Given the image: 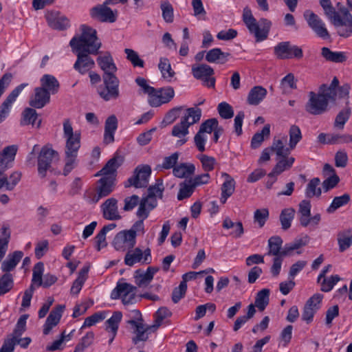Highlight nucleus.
I'll return each mask as SVG.
<instances>
[{
    "label": "nucleus",
    "instance_id": "32",
    "mask_svg": "<svg viewBox=\"0 0 352 352\" xmlns=\"http://www.w3.org/2000/svg\"><path fill=\"white\" fill-rule=\"evenodd\" d=\"M267 90L261 86H255L248 93L247 102L250 105H258L266 96Z\"/></svg>",
    "mask_w": 352,
    "mask_h": 352
},
{
    "label": "nucleus",
    "instance_id": "54",
    "mask_svg": "<svg viewBox=\"0 0 352 352\" xmlns=\"http://www.w3.org/2000/svg\"><path fill=\"white\" fill-rule=\"evenodd\" d=\"M122 317V314L120 311L113 312L112 316L106 321V330L117 333Z\"/></svg>",
    "mask_w": 352,
    "mask_h": 352
},
{
    "label": "nucleus",
    "instance_id": "6",
    "mask_svg": "<svg viewBox=\"0 0 352 352\" xmlns=\"http://www.w3.org/2000/svg\"><path fill=\"white\" fill-rule=\"evenodd\" d=\"M331 101L326 94L319 89L318 93L310 91L305 110L311 115H321L328 110L329 102Z\"/></svg>",
    "mask_w": 352,
    "mask_h": 352
},
{
    "label": "nucleus",
    "instance_id": "15",
    "mask_svg": "<svg viewBox=\"0 0 352 352\" xmlns=\"http://www.w3.org/2000/svg\"><path fill=\"white\" fill-rule=\"evenodd\" d=\"M107 6L104 1L93 7L89 12L91 17L101 22L114 23L117 19L118 11L112 10Z\"/></svg>",
    "mask_w": 352,
    "mask_h": 352
},
{
    "label": "nucleus",
    "instance_id": "13",
    "mask_svg": "<svg viewBox=\"0 0 352 352\" xmlns=\"http://www.w3.org/2000/svg\"><path fill=\"white\" fill-rule=\"evenodd\" d=\"M304 17L309 27L318 37L322 39L330 38V34L325 27L324 23L317 14L311 10H306L304 12Z\"/></svg>",
    "mask_w": 352,
    "mask_h": 352
},
{
    "label": "nucleus",
    "instance_id": "49",
    "mask_svg": "<svg viewBox=\"0 0 352 352\" xmlns=\"http://www.w3.org/2000/svg\"><path fill=\"white\" fill-rule=\"evenodd\" d=\"M164 190L163 181L161 179H158L156 180L155 185L151 186L148 188V195L146 197L151 199H157V197L162 198Z\"/></svg>",
    "mask_w": 352,
    "mask_h": 352
},
{
    "label": "nucleus",
    "instance_id": "29",
    "mask_svg": "<svg viewBox=\"0 0 352 352\" xmlns=\"http://www.w3.org/2000/svg\"><path fill=\"white\" fill-rule=\"evenodd\" d=\"M231 54L223 52L220 48H213L206 52V60L210 63L225 64L229 60Z\"/></svg>",
    "mask_w": 352,
    "mask_h": 352
},
{
    "label": "nucleus",
    "instance_id": "14",
    "mask_svg": "<svg viewBox=\"0 0 352 352\" xmlns=\"http://www.w3.org/2000/svg\"><path fill=\"white\" fill-rule=\"evenodd\" d=\"M214 69L208 65L200 64L192 65V74L195 78L203 82V85L208 87H214L215 78L212 77Z\"/></svg>",
    "mask_w": 352,
    "mask_h": 352
},
{
    "label": "nucleus",
    "instance_id": "50",
    "mask_svg": "<svg viewBox=\"0 0 352 352\" xmlns=\"http://www.w3.org/2000/svg\"><path fill=\"white\" fill-rule=\"evenodd\" d=\"M270 133V126L266 124L263 126L261 132H258L254 135L251 140V146L253 148H258L264 141V137H268Z\"/></svg>",
    "mask_w": 352,
    "mask_h": 352
},
{
    "label": "nucleus",
    "instance_id": "19",
    "mask_svg": "<svg viewBox=\"0 0 352 352\" xmlns=\"http://www.w3.org/2000/svg\"><path fill=\"white\" fill-rule=\"evenodd\" d=\"M175 96V91L172 87L168 86L156 89V92L151 99H148V104L153 107H158L163 104L169 102Z\"/></svg>",
    "mask_w": 352,
    "mask_h": 352
},
{
    "label": "nucleus",
    "instance_id": "1",
    "mask_svg": "<svg viewBox=\"0 0 352 352\" xmlns=\"http://www.w3.org/2000/svg\"><path fill=\"white\" fill-rule=\"evenodd\" d=\"M81 29V35L73 37L69 45L77 56L74 68L80 74H85L94 67L95 62L89 54H97L101 43L96 30L85 25H82Z\"/></svg>",
    "mask_w": 352,
    "mask_h": 352
},
{
    "label": "nucleus",
    "instance_id": "61",
    "mask_svg": "<svg viewBox=\"0 0 352 352\" xmlns=\"http://www.w3.org/2000/svg\"><path fill=\"white\" fill-rule=\"evenodd\" d=\"M289 147L291 149H294L302 139L301 131L298 126L292 125L289 129Z\"/></svg>",
    "mask_w": 352,
    "mask_h": 352
},
{
    "label": "nucleus",
    "instance_id": "57",
    "mask_svg": "<svg viewBox=\"0 0 352 352\" xmlns=\"http://www.w3.org/2000/svg\"><path fill=\"white\" fill-rule=\"evenodd\" d=\"M221 175L225 179L221 186V192L226 195L231 196L235 189V182L234 179L226 173H222Z\"/></svg>",
    "mask_w": 352,
    "mask_h": 352
},
{
    "label": "nucleus",
    "instance_id": "4",
    "mask_svg": "<svg viewBox=\"0 0 352 352\" xmlns=\"http://www.w3.org/2000/svg\"><path fill=\"white\" fill-rule=\"evenodd\" d=\"M186 111V114L182 118L179 123L173 126L171 132L173 136L180 138L177 141V144L179 146L187 142L185 137L188 134L190 126L199 122L201 116V111L198 108H188Z\"/></svg>",
    "mask_w": 352,
    "mask_h": 352
},
{
    "label": "nucleus",
    "instance_id": "47",
    "mask_svg": "<svg viewBox=\"0 0 352 352\" xmlns=\"http://www.w3.org/2000/svg\"><path fill=\"white\" fill-rule=\"evenodd\" d=\"M1 236L0 237V261L4 257L8 250V243L10 239V231L7 227L1 228Z\"/></svg>",
    "mask_w": 352,
    "mask_h": 352
},
{
    "label": "nucleus",
    "instance_id": "39",
    "mask_svg": "<svg viewBox=\"0 0 352 352\" xmlns=\"http://www.w3.org/2000/svg\"><path fill=\"white\" fill-rule=\"evenodd\" d=\"M89 267L84 266L78 272L77 278L74 281L70 289L72 295H77L81 290L88 276Z\"/></svg>",
    "mask_w": 352,
    "mask_h": 352
},
{
    "label": "nucleus",
    "instance_id": "34",
    "mask_svg": "<svg viewBox=\"0 0 352 352\" xmlns=\"http://www.w3.org/2000/svg\"><path fill=\"white\" fill-rule=\"evenodd\" d=\"M321 55L327 60L336 63H342L346 60V56L343 52H333L327 47L321 49Z\"/></svg>",
    "mask_w": 352,
    "mask_h": 352
},
{
    "label": "nucleus",
    "instance_id": "41",
    "mask_svg": "<svg viewBox=\"0 0 352 352\" xmlns=\"http://www.w3.org/2000/svg\"><path fill=\"white\" fill-rule=\"evenodd\" d=\"M97 63L100 68L104 71L103 75H106L107 74L114 75V72L117 70V68L113 63V58L110 55L98 57Z\"/></svg>",
    "mask_w": 352,
    "mask_h": 352
},
{
    "label": "nucleus",
    "instance_id": "3",
    "mask_svg": "<svg viewBox=\"0 0 352 352\" xmlns=\"http://www.w3.org/2000/svg\"><path fill=\"white\" fill-rule=\"evenodd\" d=\"M242 18L250 34L254 36L256 42L267 39L272 26L270 20L261 18L257 21L248 6L243 8Z\"/></svg>",
    "mask_w": 352,
    "mask_h": 352
},
{
    "label": "nucleus",
    "instance_id": "46",
    "mask_svg": "<svg viewBox=\"0 0 352 352\" xmlns=\"http://www.w3.org/2000/svg\"><path fill=\"white\" fill-rule=\"evenodd\" d=\"M158 67L163 78L170 82L175 75V72L171 68L169 60L167 58H161Z\"/></svg>",
    "mask_w": 352,
    "mask_h": 352
},
{
    "label": "nucleus",
    "instance_id": "25",
    "mask_svg": "<svg viewBox=\"0 0 352 352\" xmlns=\"http://www.w3.org/2000/svg\"><path fill=\"white\" fill-rule=\"evenodd\" d=\"M50 101V94L41 87L34 89V94L30 100V105L34 108L41 109Z\"/></svg>",
    "mask_w": 352,
    "mask_h": 352
},
{
    "label": "nucleus",
    "instance_id": "37",
    "mask_svg": "<svg viewBox=\"0 0 352 352\" xmlns=\"http://www.w3.org/2000/svg\"><path fill=\"white\" fill-rule=\"evenodd\" d=\"M128 323L135 328L134 333L135 336L132 340L135 344H137L140 341H146L148 340V336L145 331V325L142 322L130 320L128 321Z\"/></svg>",
    "mask_w": 352,
    "mask_h": 352
},
{
    "label": "nucleus",
    "instance_id": "7",
    "mask_svg": "<svg viewBox=\"0 0 352 352\" xmlns=\"http://www.w3.org/2000/svg\"><path fill=\"white\" fill-rule=\"evenodd\" d=\"M104 87L98 88V93L105 101L117 99L120 96V81L115 75L106 74L102 76Z\"/></svg>",
    "mask_w": 352,
    "mask_h": 352
},
{
    "label": "nucleus",
    "instance_id": "31",
    "mask_svg": "<svg viewBox=\"0 0 352 352\" xmlns=\"http://www.w3.org/2000/svg\"><path fill=\"white\" fill-rule=\"evenodd\" d=\"M41 87L43 88L50 95L56 94L58 93L60 84L55 76L50 74H45L40 80Z\"/></svg>",
    "mask_w": 352,
    "mask_h": 352
},
{
    "label": "nucleus",
    "instance_id": "58",
    "mask_svg": "<svg viewBox=\"0 0 352 352\" xmlns=\"http://www.w3.org/2000/svg\"><path fill=\"white\" fill-rule=\"evenodd\" d=\"M339 85V80L337 77H334L330 85L322 84L320 86V91H324L326 95L331 98V101H335L336 98V88Z\"/></svg>",
    "mask_w": 352,
    "mask_h": 352
},
{
    "label": "nucleus",
    "instance_id": "45",
    "mask_svg": "<svg viewBox=\"0 0 352 352\" xmlns=\"http://www.w3.org/2000/svg\"><path fill=\"white\" fill-rule=\"evenodd\" d=\"M270 289H263L259 291L255 298V305L258 309L263 311L269 303Z\"/></svg>",
    "mask_w": 352,
    "mask_h": 352
},
{
    "label": "nucleus",
    "instance_id": "20",
    "mask_svg": "<svg viewBox=\"0 0 352 352\" xmlns=\"http://www.w3.org/2000/svg\"><path fill=\"white\" fill-rule=\"evenodd\" d=\"M28 85L22 83L14 89L0 106V124L3 122L10 113L12 103L16 100L22 90Z\"/></svg>",
    "mask_w": 352,
    "mask_h": 352
},
{
    "label": "nucleus",
    "instance_id": "24",
    "mask_svg": "<svg viewBox=\"0 0 352 352\" xmlns=\"http://www.w3.org/2000/svg\"><path fill=\"white\" fill-rule=\"evenodd\" d=\"M159 271L157 267H148L146 272L138 270L135 272L134 278L140 287L147 286L153 280L154 274Z\"/></svg>",
    "mask_w": 352,
    "mask_h": 352
},
{
    "label": "nucleus",
    "instance_id": "44",
    "mask_svg": "<svg viewBox=\"0 0 352 352\" xmlns=\"http://www.w3.org/2000/svg\"><path fill=\"white\" fill-rule=\"evenodd\" d=\"M143 257V252L139 248L133 250H129L124 257V263L129 266H133L135 263L140 262Z\"/></svg>",
    "mask_w": 352,
    "mask_h": 352
},
{
    "label": "nucleus",
    "instance_id": "36",
    "mask_svg": "<svg viewBox=\"0 0 352 352\" xmlns=\"http://www.w3.org/2000/svg\"><path fill=\"white\" fill-rule=\"evenodd\" d=\"M294 161L295 159L293 157H282V159L278 160L276 163L272 172L268 174V177H277L285 170L289 169L292 166Z\"/></svg>",
    "mask_w": 352,
    "mask_h": 352
},
{
    "label": "nucleus",
    "instance_id": "64",
    "mask_svg": "<svg viewBox=\"0 0 352 352\" xmlns=\"http://www.w3.org/2000/svg\"><path fill=\"white\" fill-rule=\"evenodd\" d=\"M183 107H176L169 110L165 115L162 122L165 125L173 123L180 116Z\"/></svg>",
    "mask_w": 352,
    "mask_h": 352
},
{
    "label": "nucleus",
    "instance_id": "10",
    "mask_svg": "<svg viewBox=\"0 0 352 352\" xmlns=\"http://www.w3.org/2000/svg\"><path fill=\"white\" fill-rule=\"evenodd\" d=\"M274 55L279 59L301 58L302 50L297 45H292L289 41L280 42L274 47Z\"/></svg>",
    "mask_w": 352,
    "mask_h": 352
},
{
    "label": "nucleus",
    "instance_id": "52",
    "mask_svg": "<svg viewBox=\"0 0 352 352\" xmlns=\"http://www.w3.org/2000/svg\"><path fill=\"white\" fill-rule=\"evenodd\" d=\"M294 214L295 210L292 208H285L282 210L280 215V221L283 230H286L290 228Z\"/></svg>",
    "mask_w": 352,
    "mask_h": 352
},
{
    "label": "nucleus",
    "instance_id": "38",
    "mask_svg": "<svg viewBox=\"0 0 352 352\" xmlns=\"http://www.w3.org/2000/svg\"><path fill=\"white\" fill-rule=\"evenodd\" d=\"M195 171V166L190 163H181L176 165L173 170V175L179 178H188L192 175Z\"/></svg>",
    "mask_w": 352,
    "mask_h": 352
},
{
    "label": "nucleus",
    "instance_id": "12",
    "mask_svg": "<svg viewBox=\"0 0 352 352\" xmlns=\"http://www.w3.org/2000/svg\"><path fill=\"white\" fill-rule=\"evenodd\" d=\"M136 235L133 230L120 231L115 236L113 245L118 251L131 250L135 245Z\"/></svg>",
    "mask_w": 352,
    "mask_h": 352
},
{
    "label": "nucleus",
    "instance_id": "53",
    "mask_svg": "<svg viewBox=\"0 0 352 352\" xmlns=\"http://www.w3.org/2000/svg\"><path fill=\"white\" fill-rule=\"evenodd\" d=\"M350 201V195L345 193L340 197H336L333 199L331 205L327 208L329 213L334 212L339 208L346 205Z\"/></svg>",
    "mask_w": 352,
    "mask_h": 352
},
{
    "label": "nucleus",
    "instance_id": "28",
    "mask_svg": "<svg viewBox=\"0 0 352 352\" xmlns=\"http://www.w3.org/2000/svg\"><path fill=\"white\" fill-rule=\"evenodd\" d=\"M118 128V119L115 115L110 116L105 121L103 142L109 144L114 142V134Z\"/></svg>",
    "mask_w": 352,
    "mask_h": 352
},
{
    "label": "nucleus",
    "instance_id": "22",
    "mask_svg": "<svg viewBox=\"0 0 352 352\" xmlns=\"http://www.w3.org/2000/svg\"><path fill=\"white\" fill-rule=\"evenodd\" d=\"M45 17L48 25L54 30H64L69 26V19L58 12H47Z\"/></svg>",
    "mask_w": 352,
    "mask_h": 352
},
{
    "label": "nucleus",
    "instance_id": "59",
    "mask_svg": "<svg viewBox=\"0 0 352 352\" xmlns=\"http://www.w3.org/2000/svg\"><path fill=\"white\" fill-rule=\"evenodd\" d=\"M124 53L126 54V59L131 62L134 67H144V61L140 57L137 52L126 48Z\"/></svg>",
    "mask_w": 352,
    "mask_h": 352
},
{
    "label": "nucleus",
    "instance_id": "27",
    "mask_svg": "<svg viewBox=\"0 0 352 352\" xmlns=\"http://www.w3.org/2000/svg\"><path fill=\"white\" fill-rule=\"evenodd\" d=\"M17 152V147L15 145L6 146L0 153V171L5 170L10 166V164L14 160Z\"/></svg>",
    "mask_w": 352,
    "mask_h": 352
},
{
    "label": "nucleus",
    "instance_id": "18",
    "mask_svg": "<svg viewBox=\"0 0 352 352\" xmlns=\"http://www.w3.org/2000/svg\"><path fill=\"white\" fill-rule=\"evenodd\" d=\"M58 155V153L52 148L44 146L38 157V172L41 177L46 176L47 170L51 167L53 158Z\"/></svg>",
    "mask_w": 352,
    "mask_h": 352
},
{
    "label": "nucleus",
    "instance_id": "56",
    "mask_svg": "<svg viewBox=\"0 0 352 352\" xmlns=\"http://www.w3.org/2000/svg\"><path fill=\"white\" fill-rule=\"evenodd\" d=\"M195 186L192 183V180H189L188 182H184L180 184V189L177 194L178 200H183L188 198L191 196L194 192Z\"/></svg>",
    "mask_w": 352,
    "mask_h": 352
},
{
    "label": "nucleus",
    "instance_id": "40",
    "mask_svg": "<svg viewBox=\"0 0 352 352\" xmlns=\"http://www.w3.org/2000/svg\"><path fill=\"white\" fill-rule=\"evenodd\" d=\"M338 243L340 252L349 249L352 245V229L340 232L338 234Z\"/></svg>",
    "mask_w": 352,
    "mask_h": 352
},
{
    "label": "nucleus",
    "instance_id": "35",
    "mask_svg": "<svg viewBox=\"0 0 352 352\" xmlns=\"http://www.w3.org/2000/svg\"><path fill=\"white\" fill-rule=\"evenodd\" d=\"M311 207V203L308 200H302L299 204V221L300 225L303 227H307L310 223Z\"/></svg>",
    "mask_w": 352,
    "mask_h": 352
},
{
    "label": "nucleus",
    "instance_id": "16",
    "mask_svg": "<svg viewBox=\"0 0 352 352\" xmlns=\"http://www.w3.org/2000/svg\"><path fill=\"white\" fill-rule=\"evenodd\" d=\"M115 179L113 177H102L97 182L98 185L96 193L91 197L90 201L93 204L109 195L113 190L115 186Z\"/></svg>",
    "mask_w": 352,
    "mask_h": 352
},
{
    "label": "nucleus",
    "instance_id": "30",
    "mask_svg": "<svg viewBox=\"0 0 352 352\" xmlns=\"http://www.w3.org/2000/svg\"><path fill=\"white\" fill-rule=\"evenodd\" d=\"M139 207L136 212V215L140 219H146L150 213V212L154 209L157 205V199H151L147 197H143L141 200L140 199Z\"/></svg>",
    "mask_w": 352,
    "mask_h": 352
},
{
    "label": "nucleus",
    "instance_id": "5",
    "mask_svg": "<svg viewBox=\"0 0 352 352\" xmlns=\"http://www.w3.org/2000/svg\"><path fill=\"white\" fill-rule=\"evenodd\" d=\"M309 238L305 236L303 239L295 240L294 242L287 243L282 248L283 240L278 236H273L268 240L269 250L267 255H273L274 256H287L291 252L298 250L305 246L308 243Z\"/></svg>",
    "mask_w": 352,
    "mask_h": 352
},
{
    "label": "nucleus",
    "instance_id": "33",
    "mask_svg": "<svg viewBox=\"0 0 352 352\" xmlns=\"http://www.w3.org/2000/svg\"><path fill=\"white\" fill-rule=\"evenodd\" d=\"M118 157L115 156L110 159L104 166L98 171L96 176H102V177H113L116 180V170L120 166V164L118 162Z\"/></svg>",
    "mask_w": 352,
    "mask_h": 352
},
{
    "label": "nucleus",
    "instance_id": "63",
    "mask_svg": "<svg viewBox=\"0 0 352 352\" xmlns=\"http://www.w3.org/2000/svg\"><path fill=\"white\" fill-rule=\"evenodd\" d=\"M94 333L89 331L82 337L79 343L76 346L74 352H82L86 348L89 346L94 342Z\"/></svg>",
    "mask_w": 352,
    "mask_h": 352
},
{
    "label": "nucleus",
    "instance_id": "23",
    "mask_svg": "<svg viewBox=\"0 0 352 352\" xmlns=\"http://www.w3.org/2000/svg\"><path fill=\"white\" fill-rule=\"evenodd\" d=\"M65 307V305H58L51 311L43 327V334H49L52 329L58 324Z\"/></svg>",
    "mask_w": 352,
    "mask_h": 352
},
{
    "label": "nucleus",
    "instance_id": "21",
    "mask_svg": "<svg viewBox=\"0 0 352 352\" xmlns=\"http://www.w3.org/2000/svg\"><path fill=\"white\" fill-rule=\"evenodd\" d=\"M101 210L105 219L114 221L121 219L118 207V200L113 197L107 199L102 205Z\"/></svg>",
    "mask_w": 352,
    "mask_h": 352
},
{
    "label": "nucleus",
    "instance_id": "8",
    "mask_svg": "<svg viewBox=\"0 0 352 352\" xmlns=\"http://www.w3.org/2000/svg\"><path fill=\"white\" fill-rule=\"evenodd\" d=\"M338 6H340V3H338ZM338 10L342 16L336 19L332 24L339 36L347 38L352 34V15L345 6L338 7Z\"/></svg>",
    "mask_w": 352,
    "mask_h": 352
},
{
    "label": "nucleus",
    "instance_id": "43",
    "mask_svg": "<svg viewBox=\"0 0 352 352\" xmlns=\"http://www.w3.org/2000/svg\"><path fill=\"white\" fill-rule=\"evenodd\" d=\"M14 278L12 274H3L0 277V296H3L12 289Z\"/></svg>",
    "mask_w": 352,
    "mask_h": 352
},
{
    "label": "nucleus",
    "instance_id": "60",
    "mask_svg": "<svg viewBox=\"0 0 352 352\" xmlns=\"http://www.w3.org/2000/svg\"><path fill=\"white\" fill-rule=\"evenodd\" d=\"M351 108L346 105V107L340 111L337 115L335 120L334 126L340 129H343L345 123L347 122L351 116Z\"/></svg>",
    "mask_w": 352,
    "mask_h": 352
},
{
    "label": "nucleus",
    "instance_id": "62",
    "mask_svg": "<svg viewBox=\"0 0 352 352\" xmlns=\"http://www.w3.org/2000/svg\"><path fill=\"white\" fill-rule=\"evenodd\" d=\"M44 270V265L42 262L37 263L33 269L32 278V284H36L38 287L41 286L43 284V273Z\"/></svg>",
    "mask_w": 352,
    "mask_h": 352
},
{
    "label": "nucleus",
    "instance_id": "42",
    "mask_svg": "<svg viewBox=\"0 0 352 352\" xmlns=\"http://www.w3.org/2000/svg\"><path fill=\"white\" fill-rule=\"evenodd\" d=\"M320 184V179L318 177H314L311 179L306 188L305 195L308 198H312L314 197H319L321 195L322 190L318 186Z\"/></svg>",
    "mask_w": 352,
    "mask_h": 352
},
{
    "label": "nucleus",
    "instance_id": "26",
    "mask_svg": "<svg viewBox=\"0 0 352 352\" xmlns=\"http://www.w3.org/2000/svg\"><path fill=\"white\" fill-rule=\"evenodd\" d=\"M23 256V252L19 250L9 254L7 258L1 263V271L5 274H10V272L15 269Z\"/></svg>",
    "mask_w": 352,
    "mask_h": 352
},
{
    "label": "nucleus",
    "instance_id": "48",
    "mask_svg": "<svg viewBox=\"0 0 352 352\" xmlns=\"http://www.w3.org/2000/svg\"><path fill=\"white\" fill-rule=\"evenodd\" d=\"M38 118V114L35 109L32 108H25L22 113V118L21 120V125H34Z\"/></svg>",
    "mask_w": 352,
    "mask_h": 352
},
{
    "label": "nucleus",
    "instance_id": "51",
    "mask_svg": "<svg viewBox=\"0 0 352 352\" xmlns=\"http://www.w3.org/2000/svg\"><path fill=\"white\" fill-rule=\"evenodd\" d=\"M272 151H274L278 157L285 158L290 153L289 148H285L282 140L274 139L272 146L270 147Z\"/></svg>",
    "mask_w": 352,
    "mask_h": 352
},
{
    "label": "nucleus",
    "instance_id": "2",
    "mask_svg": "<svg viewBox=\"0 0 352 352\" xmlns=\"http://www.w3.org/2000/svg\"><path fill=\"white\" fill-rule=\"evenodd\" d=\"M63 136L65 138V164L64 175H67L76 166L78 152L80 147V133L74 132L73 127L68 119L63 122Z\"/></svg>",
    "mask_w": 352,
    "mask_h": 352
},
{
    "label": "nucleus",
    "instance_id": "55",
    "mask_svg": "<svg viewBox=\"0 0 352 352\" xmlns=\"http://www.w3.org/2000/svg\"><path fill=\"white\" fill-rule=\"evenodd\" d=\"M160 8L164 21L168 23H173L174 20V10L171 3L168 1H162Z\"/></svg>",
    "mask_w": 352,
    "mask_h": 352
},
{
    "label": "nucleus",
    "instance_id": "11",
    "mask_svg": "<svg viewBox=\"0 0 352 352\" xmlns=\"http://www.w3.org/2000/svg\"><path fill=\"white\" fill-rule=\"evenodd\" d=\"M151 175V168L149 165L142 164L138 166L133 172V175L127 180L129 185L135 188H144L148 184V178Z\"/></svg>",
    "mask_w": 352,
    "mask_h": 352
},
{
    "label": "nucleus",
    "instance_id": "17",
    "mask_svg": "<svg viewBox=\"0 0 352 352\" xmlns=\"http://www.w3.org/2000/svg\"><path fill=\"white\" fill-rule=\"evenodd\" d=\"M322 299V294H316L305 302L302 313V320L306 322L307 324H309L313 321L315 314L320 309Z\"/></svg>",
    "mask_w": 352,
    "mask_h": 352
},
{
    "label": "nucleus",
    "instance_id": "9",
    "mask_svg": "<svg viewBox=\"0 0 352 352\" xmlns=\"http://www.w3.org/2000/svg\"><path fill=\"white\" fill-rule=\"evenodd\" d=\"M136 287L124 282H118L111 294L112 299L121 298L124 305L133 304L135 300Z\"/></svg>",
    "mask_w": 352,
    "mask_h": 352
}]
</instances>
